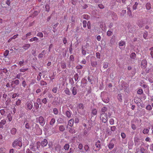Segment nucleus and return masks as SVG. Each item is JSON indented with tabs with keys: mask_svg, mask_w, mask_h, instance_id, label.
<instances>
[{
	"mask_svg": "<svg viewBox=\"0 0 153 153\" xmlns=\"http://www.w3.org/2000/svg\"><path fill=\"white\" fill-rule=\"evenodd\" d=\"M101 97L102 100L105 103H108L109 102V100L106 93L103 92H101Z\"/></svg>",
	"mask_w": 153,
	"mask_h": 153,
	"instance_id": "nucleus-1",
	"label": "nucleus"
},
{
	"mask_svg": "<svg viewBox=\"0 0 153 153\" xmlns=\"http://www.w3.org/2000/svg\"><path fill=\"white\" fill-rule=\"evenodd\" d=\"M101 120L104 123H106L107 122L108 120V115L106 113H101L100 115V117Z\"/></svg>",
	"mask_w": 153,
	"mask_h": 153,
	"instance_id": "nucleus-2",
	"label": "nucleus"
},
{
	"mask_svg": "<svg viewBox=\"0 0 153 153\" xmlns=\"http://www.w3.org/2000/svg\"><path fill=\"white\" fill-rule=\"evenodd\" d=\"M12 146L13 147H16L17 146L21 147L22 146V143L20 140H16L13 142Z\"/></svg>",
	"mask_w": 153,
	"mask_h": 153,
	"instance_id": "nucleus-3",
	"label": "nucleus"
},
{
	"mask_svg": "<svg viewBox=\"0 0 153 153\" xmlns=\"http://www.w3.org/2000/svg\"><path fill=\"white\" fill-rule=\"evenodd\" d=\"M38 148L37 146L35 143H32L30 145V150L33 152L35 151Z\"/></svg>",
	"mask_w": 153,
	"mask_h": 153,
	"instance_id": "nucleus-4",
	"label": "nucleus"
},
{
	"mask_svg": "<svg viewBox=\"0 0 153 153\" xmlns=\"http://www.w3.org/2000/svg\"><path fill=\"white\" fill-rule=\"evenodd\" d=\"M26 108L27 110H31L33 107V103L31 102H27L26 104Z\"/></svg>",
	"mask_w": 153,
	"mask_h": 153,
	"instance_id": "nucleus-5",
	"label": "nucleus"
},
{
	"mask_svg": "<svg viewBox=\"0 0 153 153\" xmlns=\"http://www.w3.org/2000/svg\"><path fill=\"white\" fill-rule=\"evenodd\" d=\"M39 120L40 124L43 126L45 123V121L44 120V117L42 116H40L39 118Z\"/></svg>",
	"mask_w": 153,
	"mask_h": 153,
	"instance_id": "nucleus-6",
	"label": "nucleus"
},
{
	"mask_svg": "<svg viewBox=\"0 0 153 153\" xmlns=\"http://www.w3.org/2000/svg\"><path fill=\"white\" fill-rule=\"evenodd\" d=\"M71 91H72V93L74 95L76 94L77 93V89L75 87H72L71 88Z\"/></svg>",
	"mask_w": 153,
	"mask_h": 153,
	"instance_id": "nucleus-7",
	"label": "nucleus"
},
{
	"mask_svg": "<svg viewBox=\"0 0 153 153\" xmlns=\"http://www.w3.org/2000/svg\"><path fill=\"white\" fill-rule=\"evenodd\" d=\"M48 143L47 140L46 139H44L41 142V145L42 147H45L47 146Z\"/></svg>",
	"mask_w": 153,
	"mask_h": 153,
	"instance_id": "nucleus-8",
	"label": "nucleus"
},
{
	"mask_svg": "<svg viewBox=\"0 0 153 153\" xmlns=\"http://www.w3.org/2000/svg\"><path fill=\"white\" fill-rule=\"evenodd\" d=\"M6 123V121L4 119L1 120L0 122V128H2L3 126Z\"/></svg>",
	"mask_w": 153,
	"mask_h": 153,
	"instance_id": "nucleus-9",
	"label": "nucleus"
},
{
	"mask_svg": "<svg viewBox=\"0 0 153 153\" xmlns=\"http://www.w3.org/2000/svg\"><path fill=\"white\" fill-rule=\"evenodd\" d=\"M147 64V62L145 60H142L141 61V66L143 68H145L146 67Z\"/></svg>",
	"mask_w": 153,
	"mask_h": 153,
	"instance_id": "nucleus-10",
	"label": "nucleus"
},
{
	"mask_svg": "<svg viewBox=\"0 0 153 153\" xmlns=\"http://www.w3.org/2000/svg\"><path fill=\"white\" fill-rule=\"evenodd\" d=\"M13 115L12 113H9L7 117V118L8 120L10 122L13 119Z\"/></svg>",
	"mask_w": 153,
	"mask_h": 153,
	"instance_id": "nucleus-11",
	"label": "nucleus"
},
{
	"mask_svg": "<svg viewBox=\"0 0 153 153\" xmlns=\"http://www.w3.org/2000/svg\"><path fill=\"white\" fill-rule=\"evenodd\" d=\"M83 105L81 103L79 104L77 107V108L78 111L79 110H83Z\"/></svg>",
	"mask_w": 153,
	"mask_h": 153,
	"instance_id": "nucleus-12",
	"label": "nucleus"
},
{
	"mask_svg": "<svg viewBox=\"0 0 153 153\" xmlns=\"http://www.w3.org/2000/svg\"><path fill=\"white\" fill-rule=\"evenodd\" d=\"M19 80L18 79H16L14 81H12V83L11 85L12 87H13V84H16V85H18L19 84Z\"/></svg>",
	"mask_w": 153,
	"mask_h": 153,
	"instance_id": "nucleus-13",
	"label": "nucleus"
},
{
	"mask_svg": "<svg viewBox=\"0 0 153 153\" xmlns=\"http://www.w3.org/2000/svg\"><path fill=\"white\" fill-rule=\"evenodd\" d=\"M74 122V120L73 119H72L70 120L68 122V125L71 127L73 125Z\"/></svg>",
	"mask_w": 153,
	"mask_h": 153,
	"instance_id": "nucleus-14",
	"label": "nucleus"
},
{
	"mask_svg": "<svg viewBox=\"0 0 153 153\" xmlns=\"http://www.w3.org/2000/svg\"><path fill=\"white\" fill-rule=\"evenodd\" d=\"M137 24L140 27H142L143 26V22L141 20L138 21Z\"/></svg>",
	"mask_w": 153,
	"mask_h": 153,
	"instance_id": "nucleus-15",
	"label": "nucleus"
},
{
	"mask_svg": "<svg viewBox=\"0 0 153 153\" xmlns=\"http://www.w3.org/2000/svg\"><path fill=\"white\" fill-rule=\"evenodd\" d=\"M91 64L92 66L94 67L96 66L97 64V62L96 61H92L91 60Z\"/></svg>",
	"mask_w": 153,
	"mask_h": 153,
	"instance_id": "nucleus-16",
	"label": "nucleus"
},
{
	"mask_svg": "<svg viewBox=\"0 0 153 153\" xmlns=\"http://www.w3.org/2000/svg\"><path fill=\"white\" fill-rule=\"evenodd\" d=\"M114 146V144L112 142H110L108 145V147L109 149H112Z\"/></svg>",
	"mask_w": 153,
	"mask_h": 153,
	"instance_id": "nucleus-17",
	"label": "nucleus"
},
{
	"mask_svg": "<svg viewBox=\"0 0 153 153\" xmlns=\"http://www.w3.org/2000/svg\"><path fill=\"white\" fill-rule=\"evenodd\" d=\"M125 42L124 41H120L119 43L120 48H121L120 47L125 46Z\"/></svg>",
	"mask_w": 153,
	"mask_h": 153,
	"instance_id": "nucleus-18",
	"label": "nucleus"
},
{
	"mask_svg": "<svg viewBox=\"0 0 153 153\" xmlns=\"http://www.w3.org/2000/svg\"><path fill=\"white\" fill-rule=\"evenodd\" d=\"M95 145L96 147L100 148V140H97L95 143Z\"/></svg>",
	"mask_w": 153,
	"mask_h": 153,
	"instance_id": "nucleus-19",
	"label": "nucleus"
},
{
	"mask_svg": "<svg viewBox=\"0 0 153 153\" xmlns=\"http://www.w3.org/2000/svg\"><path fill=\"white\" fill-rule=\"evenodd\" d=\"M16 132V129L15 128H13L11 129L10 130V133L12 134H15Z\"/></svg>",
	"mask_w": 153,
	"mask_h": 153,
	"instance_id": "nucleus-20",
	"label": "nucleus"
},
{
	"mask_svg": "<svg viewBox=\"0 0 153 153\" xmlns=\"http://www.w3.org/2000/svg\"><path fill=\"white\" fill-rule=\"evenodd\" d=\"M100 27L104 31H106V30L105 28V24H104L103 23L101 24L100 25Z\"/></svg>",
	"mask_w": 153,
	"mask_h": 153,
	"instance_id": "nucleus-21",
	"label": "nucleus"
},
{
	"mask_svg": "<svg viewBox=\"0 0 153 153\" xmlns=\"http://www.w3.org/2000/svg\"><path fill=\"white\" fill-rule=\"evenodd\" d=\"M64 92L66 94L68 95H70L71 94V92L69 90L68 88H66Z\"/></svg>",
	"mask_w": 153,
	"mask_h": 153,
	"instance_id": "nucleus-22",
	"label": "nucleus"
},
{
	"mask_svg": "<svg viewBox=\"0 0 153 153\" xmlns=\"http://www.w3.org/2000/svg\"><path fill=\"white\" fill-rule=\"evenodd\" d=\"M56 122L54 118H52L50 122V124L51 126H53Z\"/></svg>",
	"mask_w": 153,
	"mask_h": 153,
	"instance_id": "nucleus-23",
	"label": "nucleus"
},
{
	"mask_svg": "<svg viewBox=\"0 0 153 153\" xmlns=\"http://www.w3.org/2000/svg\"><path fill=\"white\" fill-rule=\"evenodd\" d=\"M90 128L89 127L88 128H85V129L84 131V134L85 135H86L88 134V132L90 130Z\"/></svg>",
	"mask_w": 153,
	"mask_h": 153,
	"instance_id": "nucleus-24",
	"label": "nucleus"
},
{
	"mask_svg": "<svg viewBox=\"0 0 153 153\" xmlns=\"http://www.w3.org/2000/svg\"><path fill=\"white\" fill-rule=\"evenodd\" d=\"M133 143L132 141H130L128 143V147L130 149H131L132 146L133 145Z\"/></svg>",
	"mask_w": 153,
	"mask_h": 153,
	"instance_id": "nucleus-25",
	"label": "nucleus"
},
{
	"mask_svg": "<svg viewBox=\"0 0 153 153\" xmlns=\"http://www.w3.org/2000/svg\"><path fill=\"white\" fill-rule=\"evenodd\" d=\"M65 114L67 117L69 118L71 116V112L70 111H67L65 112Z\"/></svg>",
	"mask_w": 153,
	"mask_h": 153,
	"instance_id": "nucleus-26",
	"label": "nucleus"
},
{
	"mask_svg": "<svg viewBox=\"0 0 153 153\" xmlns=\"http://www.w3.org/2000/svg\"><path fill=\"white\" fill-rule=\"evenodd\" d=\"M30 44H26L23 46V48L24 49L26 50H27L30 47Z\"/></svg>",
	"mask_w": 153,
	"mask_h": 153,
	"instance_id": "nucleus-27",
	"label": "nucleus"
},
{
	"mask_svg": "<svg viewBox=\"0 0 153 153\" xmlns=\"http://www.w3.org/2000/svg\"><path fill=\"white\" fill-rule=\"evenodd\" d=\"M38 40V38L36 37H34L33 38H32L30 39H29V41L30 42H33L34 41H37Z\"/></svg>",
	"mask_w": 153,
	"mask_h": 153,
	"instance_id": "nucleus-28",
	"label": "nucleus"
},
{
	"mask_svg": "<svg viewBox=\"0 0 153 153\" xmlns=\"http://www.w3.org/2000/svg\"><path fill=\"white\" fill-rule=\"evenodd\" d=\"M136 54L135 53H131L130 55V57L131 59H134L136 57Z\"/></svg>",
	"mask_w": 153,
	"mask_h": 153,
	"instance_id": "nucleus-29",
	"label": "nucleus"
},
{
	"mask_svg": "<svg viewBox=\"0 0 153 153\" xmlns=\"http://www.w3.org/2000/svg\"><path fill=\"white\" fill-rule=\"evenodd\" d=\"M146 9L149 10L151 8V4L149 3H147L146 4Z\"/></svg>",
	"mask_w": 153,
	"mask_h": 153,
	"instance_id": "nucleus-30",
	"label": "nucleus"
},
{
	"mask_svg": "<svg viewBox=\"0 0 153 153\" xmlns=\"http://www.w3.org/2000/svg\"><path fill=\"white\" fill-rule=\"evenodd\" d=\"M26 123L25 122H24V123L25 124V127L26 128L28 129H30V125L28 123Z\"/></svg>",
	"mask_w": 153,
	"mask_h": 153,
	"instance_id": "nucleus-31",
	"label": "nucleus"
},
{
	"mask_svg": "<svg viewBox=\"0 0 153 153\" xmlns=\"http://www.w3.org/2000/svg\"><path fill=\"white\" fill-rule=\"evenodd\" d=\"M69 145L68 144H65L64 146V149L65 150H68L69 148Z\"/></svg>",
	"mask_w": 153,
	"mask_h": 153,
	"instance_id": "nucleus-32",
	"label": "nucleus"
},
{
	"mask_svg": "<svg viewBox=\"0 0 153 153\" xmlns=\"http://www.w3.org/2000/svg\"><path fill=\"white\" fill-rule=\"evenodd\" d=\"M117 98L120 101H121L122 100L121 94H118L117 95Z\"/></svg>",
	"mask_w": 153,
	"mask_h": 153,
	"instance_id": "nucleus-33",
	"label": "nucleus"
},
{
	"mask_svg": "<svg viewBox=\"0 0 153 153\" xmlns=\"http://www.w3.org/2000/svg\"><path fill=\"white\" fill-rule=\"evenodd\" d=\"M149 129L147 128H144L143 130V133L144 134H147L149 132Z\"/></svg>",
	"mask_w": 153,
	"mask_h": 153,
	"instance_id": "nucleus-34",
	"label": "nucleus"
},
{
	"mask_svg": "<svg viewBox=\"0 0 153 153\" xmlns=\"http://www.w3.org/2000/svg\"><path fill=\"white\" fill-rule=\"evenodd\" d=\"M59 130L61 131H63L65 130L64 127L62 125L60 126L59 127Z\"/></svg>",
	"mask_w": 153,
	"mask_h": 153,
	"instance_id": "nucleus-35",
	"label": "nucleus"
},
{
	"mask_svg": "<svg viewBox=\"0 0 153 153\" xmlns=\"http://www.w3.org/2000/svg\"><path fill=\"white\" fill-rule=\"evenodd\" d=\"M6 152V149L4 148H1L0 149V153H5Z\"/></svg>",
	"mask_w": 153,
	"mask_h": 153,
	"instance_id": "nucleus-36",
	"label": "nucleus"
},
{
	"mask_svg": "<svg viewBox=\"0 0 153 153\" xmlns=\"http://www.w3.org/2000/svg\"><path fill=\"white\" fill-rule=\"evenodd\" d=\"M37 36H38L40 37H43V34L42 32H39L37 34Z\"/></svg>",
	"mask_w": 153,
	"mask_h": 153,
	"instance_id": "nucleus-37",
	"label": "nucleus"
},
{
	"mask_svg": "<svg viewBox=\"0 0 153 153\" xmlns=\"http://www.w3.org/2000/svg\"><path fill=\"white\" fill-rule=\"evenodd\" d=\"M97 110L95 109H94L92 110V113L93 115H95L97 114Z\"/></svg>",
	"mask_w": 153,
	"mask_h": 153,
	"instance_id": "nucleus-38",
	"label": "nucleus"
},
{
	"mask_svg": "<svg viewBox=\"0 0 153 153\" xmlns=\"http://www.w3.org/2000/svg\"><path fill=\"white\" fill-rule=\"evenodd\" d=\"M57 88H58L57 87H53L52 89V91L54 93H56Z\"/></svg>",
	"mask_w": 153,
	"mask_h": 153,
	"instance_id": "nucleus-39",
	"label": "nucleus"
},
{
	"mask_svg": "<svg viewBox=\"0 0 153 153\" xmlns=\"http://www.w3.org/2000/svg\"><path fill=\"white\" fill-rule=\"evenodd\" d=\"M143 93V90L141 89H139L137 91V93L139 94H141Z\"/></svg>",
	"mask_w": 153,
	"mask_h": 153,
	"instance_id": "nucleus-40",
	"label": "nucleus"
},
{
	"mask_svg": "<svg viewBox=\"0 0 153 153\" xmlns=\"http://www.w3.org/2000/svg\"><path fill=\"white\" fill-rule=\"evenodd\" d=\"M42 102L44 104H45L47 102V99L46 98H45L42 99Z\"/></svg>",
	"mask_w": 153,
	"mask_h": 153,
	"instance_id": "nucleus-41",
	"label": "nucleus"
},
{
	"mask_svg": "<svg viewBox=\"0 0 153 153\" xmlns=\"http://www.w3.org/2000/svg\"><path fill=\"white\" fill-rule=\"evenodd\" d=\"M146 108L148 110H151L152 109V106L150 105H148L146 106Z\"/></svg>",
	"mask_w": 153,
	"mask_h": 153,
	"instance_id": "nucleus-42",
	"label": "nucleus"
},
{
	"mask_svg": "<svg viewBox=\"0 0 153 153\" xmlns=\"http://www.w3.org/2000/svg\"><path fill=\"white\" fill-rule=\"evenodd\" d=\"M109 123L111 125H113L114 123V120L112 118H111L109 120Z\"/></svg>",
	"mask_w": 153,
	"mask_h": 153,
	"instance_id": "nucleus-43",
	"label": "nucleus"
},
{
	"mask_svg": "<svg viewBox=\"0 0 153 153\" xmlns=\"http://www.w3.org/2000/svg\"><path fill=\"white\" fill-rule=\"evenodd\" d=\"M21 103V100L19 99L16 102V104L17 105H19Z\"/></svg>",
	"mask_w": 153,
	"mask_h": 153,
	"instance_id": "nucleus-44",
	"label": "nucleus"
},
{
	"mask_svg": "<svg viewBox=\"0 0 153 153\" xmlns=\"http://www.w3.org/2000/svg\"><path fill=\"white\" fill-rule=\"evenodd\" d=\"M78 75L77 74H76L74 76V79L76 81L78 80Z\"/></svg>",
	"mask_w": 153,
	"mask_h": 153,
	"instance_id": "nucleus-45",
	"label": "nucleus"
},
{
	"mask_svg": "<svg viewBox=\"0 0 153 153\" xmlns=\"http://www.w3.org/2000/svg\"><path fill=\"white\" fill-rule=\"evenodd\" d=\"M69 131L70 133H75L76 132V131L74 129L72 128H70V129L69 130Z\"/></svg>",
	"mask_w": 153,
	"mask_h": 153,
	"instance_id": "nucleus-46",
	"label": "nucleus"
},
{
	"mask_svg": "<svg viewBox=\"0 0 153 153\" xmlns=\"http://www.w3.org/2000/svg\"><path fill=\"white\" fill-rule=\"evenodd\" d=\"M61 68L63 69L65 68L66 67V65L64 63H61Z\"/></svg>",
	"mask_w": 153,
	"mask_h": 153,
	"instance_id": "nucleus-47",
	"label": "nucleus"
},
{
	"mask_svg": "<svg viewBox=\"0 0 153 153\" xmlns=\"http://www.w3.org/2000/svg\"><path fill=\"white\" fill-rule=\"evenodd\" d=\"M9 53V51L8 50H6L5 51L4 53V55L6 57L8 56Z\"/></svg>",
	"mask_w": 153,
	"mask_h": 153,
	"instance_id": "nucleus-48",
	"label": "nucleus"
},
{
	"mask_svg": "<svg viewBox=\"0 0 153 153\" xmlns=\"http://www.w3.org/2000/svg\"><path fill=\"white\" fill-rule=\"evenodd\" d=\"M87 21L86 20H84L82 22L83 26L84 27H86Z\"/></svg>",
	"mask_w": 153,
	"mask_h": 153,
	"instance_id": "nucleus-49",
	"label": "nucleus"
},
{
	"mask_svg": "<svg viewBox=\"0 0 153 153\" xmlns=\"http://www.w3.org/2000/svg\"><path fill=\"white\" fill-rule=\"evenodd\" d=\"M107 110V108L105 107H104L102 108L101 109V111L102 112H103V113H105V112Z\"/></svg>",
	"mask_w": 153,
	"mask_h": 153,
	"instance_id": "nucleus-50",
	"label": "nucleus"
},
{
	"mask_svg": "<svg viewBox=\"0 0 153 153\" xmlns=\"http://www.w3.org/2000/svg\"><path fill=\"white\" fill-rule=\"evenodd\" d=\"M53 113L55 114H57L58 113V111L56 108H54L53 110Z\"/></svg>",
	"mask_w": 153,
	"mask_h": 153,
	"instance_id": "nucleus-51",
	"label": "nucleus"
},
{
	"mask_svg": "<svg viewBox=\"0 0 153 153\" xmlns=\"http://www.w3.org/2000/svg\"><path fill=\"white\" fill-rule=\"evenodd\" d=\"M112 17L113 19L114 20H116L117 19V15L116 14H114Z\"/></svg>",
	"mask_w": 153,
	"mask_h": 153,
	"instance_id": "nucleus-52",
	"label": "nucleus"
},
{
	"mask_svg": "<svg viewBox=\"0 0 153 153\" xmlns=\"http://www.w3.org/2000/svg\"><path fill=\"white\" fill-rule=\"evenodd\" d=\"M40 84H41V85H47V83L46 82H45L43 81H42L40 82Z\"/></svg>",
	"mask_w": 153,
	"mask_h": 153,
	"instance_id": "nucleus-53",
	"label": "nucleus"
},
{
	"mask_svg": "<svg viewBox=\"0 0 153 153\" xmlns=\"http://www.w3.org/2000/svg\"><path fill=\"white\" fill-rule=\"evenodd\" d=\"M70 60L72 61H73L74 60V57L73 55H71L70 57Z\"/></svg>",
	"mask_w": 153,
	"mask_h": 153,
	"instance_id": "nucleus-54",
	"label": "nucleus"
},
{
	"mask_svg": "<svg viewBox=\"0 0 153 153\" xmlns=\"http://www.w3.org/2000/svg\"><path fill=\"white\" fill-rule=\"evenodd\" d=\"M148 35V33L147 32H146L144 33L143 35V37L145 39H146Z\"/></svg>",
	"mask_w": 153,
	"mask_h": 153,
	"instance_id": "nucleus-55",
	"label": "nucleus"
},
{
	"mask_svg": "<svg viewBox=\"0 0 153 153\" xmlns=\"http://www.w3.org/2000/svg\"><path fill=\"white\" fill-rule=\"evenodd\" d=\"M121 136L123 139H124L126 137V136L125 134L123 132L121 133Z\"/></svg>",
	"mask_w": 153,
	"mask_h": 153,
	"instance_id": "nucleus-56",
	"label": "nucleus"
},
{
	"mask_svg": "<svg viewBox=\"0 0 153 153\" xmlns=\"http://www.w3.org/2000/svg\"><path fill=\"white\" fill-rule=\"evenodd\" d=\"M116 127L115 126H111V130L112 131H114L116 130Z\"/></svg>",
	"mask_w": 153,
	"mask_h": 153,
	"instance_id": "nucleus-57",
	"label": "nucleus"
},
{
	"mask_svg": "<svg viewBox=\"0 0 153 153\" xmlns=\"http://www.w3.org/2000/svg\"><path fill=\"white\" fill-rule=\"evenodd\" d=\"M28 68H21L20 69L19 71L21 72H24L27 70Z\"/></svg>",
	"mask_w": 153,
	"mask_h": 153,
	"instance_id": "nucleus-58",
	"label": "nucleus"
},
{
	"mask_svg": "<svg viewBox=\"0 0 153 153\" xmlns=\"http://www.w3.org/2000/svg\"><path fill=\"white\" fill-rule=\"evenodd\" d=\"M108 67V63L107 62H105L104 63L103 67L105 68H106Z\"/></svg>",
	"mask_w": 153,
	"mask_h": 153,
	"instance_id": "nucleus-59",
	"label": "nucleus"
},
{
	"mask_svg": "<svg viewBox=\"0 0 153 153\" xmlns=\"http://www.w3.org/2000/svg\"><path fill=\"white\" fill-rule=\"evenodd\" d=\"M0 113L2 115H4L5 113V111L4 109H1L0 110Z\"/></svg>",
	"mask_w": 153,
	"mask_h": 153,
	"instance_id": "nucleus-60",
	"label": "nucleus"
},
{
	"mask_svg": "<svg viewBox=\"0 0 153 153\" xmlns=\"http://www.w3.org/2000/svg\"><path fill=\"white\" fill-rule=\"evenodd\" d=\"M96 54L97 58L98 59H100V53L99 52H97L96 53Z\"/></svg>",
	"mask_w": 153,
	"mask_h": 153,
	"instance_id": "nucleus-61",
	"label": "nucleus"
},
{
	"mask_svg": "<svg viewBox=\"0 0 153 153\" xmlns=\"http://www.w3.org/2000/svg\"><path fill=\"white\" fill-rule=\"evenodd\" d=\"M111 33L112 32L110 30H108L107 32V35H108V36H109L111 35Z\"/></svg>",
	"mask_w": 153,
	"mask_h": 153,
	"instance_id": "nucleus-62",
	"label": "nucleus"
},
{
	"mask_svg": "<svg viewBox=\"0 0 153 153\" xmlns=\"http://www.w3.org/2000/svg\"><path fill=\"white\" fill-rule=\"evenodd\" d=\"M82 54L85 55L86 54V51L83 48L82 49Z\"/></svg>",
	"mask_w": 153,
	"mask_h": 153,
	"instance_id": "nucleus-63",
	"label": "nucleus"
},
{
	"mask_svg": "<svg viewBox=\"0 0 153 153\" xmlns=\"http://www.w3.org/2000/svg\"><path fill=\"white\" fill-rule=\"evenodd\" d=\"M150 50L151 51L150 54L152 56V57L153 58V47L150 49Z\"/></svg>",
	"mask_w": 153,
	"mask_h": 153,
	"instance_id": "nucleus-64",
	"label": "nucleus"
}]
</instances>
